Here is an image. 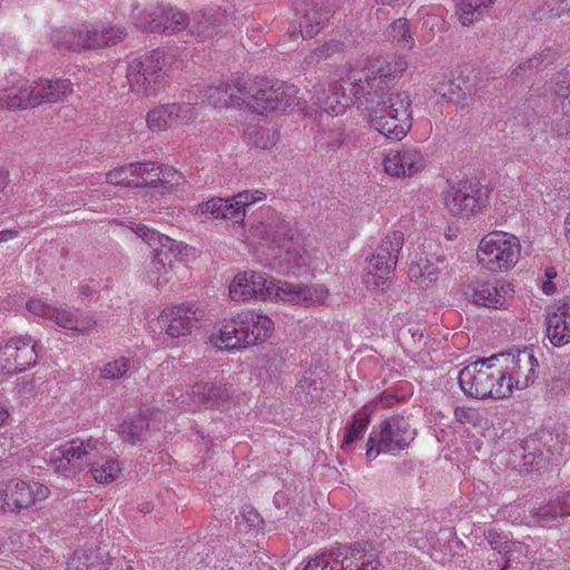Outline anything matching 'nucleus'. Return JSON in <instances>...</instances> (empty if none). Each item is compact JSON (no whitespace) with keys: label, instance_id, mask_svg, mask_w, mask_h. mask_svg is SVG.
Here are the masks:
<instances>
[{"label":"nucleus","instance_id":"nucleus-38","mask_svg":"<svg viewBox=\"0 0 570 570\" xmlns=\"http://www.w3.org/2000/svg\"><path fill=\"white\" fill-rule=\"evenodd\" d=\"M199 212L209 219H229L236 223V213L230 198L213 197L199 205Z\"/></svg>","mask_w":570,"mask_h":570},{"label":"nucleus","instance_id":"nucleus-56","mask_svg":"<svg viewBox=\"0 0 570 570\" xmlns=\"http://www.w3.org/2000/svg\"><path fill=\"white\" fill-rule=\"evenodd\" d=\"M564 512V517L570 515V493H566L559 497Z\"/></svg>","mask_w":570,"mask_h":570},{"label":"nucleus","instance_id":"nucleus-51","mask_svg":"<svg viewBox=\"0 0 570 570\" xmlns=\"http://www.w3.org/2000/svg\"><path fill=\"white\" fill-rule=\"evenodd\" d=\"M240 518L250 529H256L263 523L261 515L252 507H245L240 512Z\"/></svg>","mask_w":570,"mask_h":570},{"label":"nucleus","instance_id":"nucleus-20","mask_svg":"<svg viewBox=\"0 0 570 570\" xmlns=\"http://www.w3.org/2000/svg\"><path fill=\"white\" fill-rule=\"evenodd\" d=\"M199 109L196 104L176 102L159 105L146 115V124L150 131L161 132L184 126L197 118Z\"/></svg>","mask_w":570,"mask_h":570},{"label":"nucleus","instance_id":"nucleus-2","mask_svg":"<svg viewBox=\"0 0 570 570\" xmlns=\"http://www.w3.org/2000/svg\"><path fill=\"white\" fill-rule=\"evenodd\" d=\"M249 233L253 242L266 254V265L298 268L311 258L305 230L278 212L264 210Z\"/></svg>","mask_w":570,"mask_h":570},{"label":"nucleus","instance_id":"nucleus-59","mask_svg":"<svg viewBox=\"0 0 570 570\" xmlns=\"http://www.w3.org/2000/svg\"><path fill=\"white\" fill-rule=\"evenodd\" d=\"M542 292L547 295H552L554 294L556 292V285L550 279H547L546 282H543L542 284Z\"/></svg>","mask_w":570,"mask_h":570},{"label":"nucleus","instance_id":"nucleus-10","mask_svg":"<svg viewBox=\"0 0 570 570\" xmlns=\"http://www.w3.org/2000/svg\"><path fill=\"white\" fill-rule=\"evenodd\" d=\"M522 256L520 238L511 233L493 230L484 235L476 250L478 263L491 273H507Z\"/></svg>","mask_w":570,"mask_h":570},{"label":"nucleus","instance_id":"nucleus-5","mask_svg":"<svg viewBox=\"0 0 570 570\" xmlns=\"http://www.w3.org/2000/svg\"><path fill=\"white\" fill-rule=\"evenodd\" d=\"M130 229L154 249V257L147 271V281L156 287L164 286L170 279L175 264L187 257L191 247L146 225L132 223Z\"/></svg>","mask_w":570,"mask_h":570},{"label":"nucleus","instance_id":"nucleus-1","mask_svg":"<svg viewBox=\"0 0 570 570\" xmlns=\"http://www.w3.org/2000/svg\"><path fill=\"white\" fill-rule=\"evenodd\" d=\"M407 67L404 56L373 63L362 58L350 63L345 77H341L350 83L354 97H365L370 104L376 101V108L366 107L367 121L372 128L392 140L403 139L412 127L410 95L403 91L387 96Z\"/></svg>","mask_w":570,"mask_h":570},{"label":"nucleus","instance_id":"nucleus-6","mask_svg":"<svg viewBox=\"0 0 570 570\" xmlns=\"http://www.w3.org/2000/svg\"><path fill=\"white\" fill-rule=\"evenodd\" d=\"M174 63V55L163 49L134 59L129 62L126 75L130 90L141 97L157 96L169 83Z\"/></svg>","mask_w":570,"mask_h":570},{"label":"nucleus","instance_id":"nucleus-63","mask_svg":"<svg viewBox=\"0 0 570 570\" xmlns=\"http://www.w3.org/2000/svg\"><path fill=\"white\" fill-rule=\"evenodd\" d=\"M548 279L552 281L554 277H557V271L553 267L546 268L544 272Z\"/></svg>","mask_w":570,"mask_h":570},{"label":"nucleus","instance_id":"nucleus-29","mask_svg":"<svg viewBox=\"0 0 570 570\" xmlns=\"http://www.w3.org/2000/svg\"><path fill=\"white\" fill-rule=\"evenodd\" d=\"M204 100L214 107H228L245 101V92L238 83L222 81L217 86H209L203 94Z\"/></svg>","mask_w":570,"mask_h":570},{"label":"nucleus","instance_id":"nucleus-24","mask_svg":"<svg viewBox=\"0 0 570 570\" xmlns=\"http://www.w3.org/2000/svg\"><path fill=\"white\" fill-rule=\"evenodd\" d=\"M384 171L396 178H411L426 167L423 151L414 146H402L387 153L383 159Z\"/></svg>","mask_w":570,"mask_h":570},{"label":"nucleus","instance_id":"nucleus-64","mask_svg":"<svg viewBox=\"0 0 570 570\" xmlns=\"http://www.w3.org/2000/svg\"><path fill=\"white\" fill-rule=\"evenodd\" d=\"M557 94H558L559 96H561V97H567V96L569 95V89H568V87H566V88H563V87H562V88H560V89L557 91Z\"/></svg>","mask_w":570,"mask_h":570},{"label":"nucleus","instance_id":"nucleus-33","mask_svg":"<svg viewBox=\"0 0 570 570\" xmlns=\"http://www.w3.org/2000/svg\"><path fill=\"white\" fill-rule=\"evenodd\" d=\"M384 37L396 49L411 50L415 47L414 32L406 18L393 20L387 26Z\"/></svg>","mask_w":570,"mask_h":570},{"label":"nucleus","instance_id":"nucleus-37","mask_svg":"<svg viewBox=\"0 0 570 570\" xmlns=\"http://www.w3.org/2000/svg\"><path fill=\"white\" fill-rule=\"evenodd\" d=\"M371 406H362L352 417L344 430L342 448L347 449L356 440L361 439L371 422Z\"/></svg>","mask_w":570,"mask_h":570},{"label":"nucleus","instance_id":"nucleus-40","mask_svg":"<svg viewBox=\"0 0 570 570\" xmlns=\"http://www.w3.org/2000/svg\"><path fill=\"white\" fill-rule=\"evenodd\" d=\"M495 0H459V20L463 26H470L479 19Z\"/></svg>","mask_w":570,"mask_h":570},{"label":"nucleus","instance_id":"nucleus-8","mask_svg":"<svg viewBox=\"0 0 570 570\" xmlns=\"http://www.w3.org/2000/svg\"><path fill=\"white\" fill-rule=\"evenodd\" d=\"M125 37V29L119 26L90 22L69 29L55 30L51 35V41L57 47L80 52L116 46Z\"/></svg>","mask_w":570,"mask_h":570},{"label":"nucleus","instance_id":"nucleus-11","mask_svg":"<svg viewBox=\"0 0 570 570\" xmlns=\"http://www.w3.org/2000/svg\"><path fill=\"white\" fill-rule=\"evenodd\" d=\"M404 237L400 230L389 233L377 246L375 253L366 259L364 283L367 288L384 292L390 284V275L394 271Z\"/></svg>","mask_w":570,"mask_h":570},{"label":"nucleus","instance_id":"nucleus-31","mask_svg":"<svg viewBox=\"0 0 570 570\" xmlns=\"http://www.w3.org/2000/svg\"><path fill=\"white\" fill-rule=\"evenodd\" d=\"M445 264L440 258L420 257L410 266V277L420 286H430L435 283Z\"/></svg>","mask_w":570,"mask_h":570},{"label":"nucleus","instance_id":"nucleus-43","mask_svg":"<svg viewBox=\"0 0 570 570\" xmlns=\"http://www.w3.org/2000/svg\"><path fill=\"white\" fill-rule=\"evenodd\" d=\"M533 517L542 527L548 525L551 521L558 518H563L564 512L562 510L560 498L557 497L554 500H550L547 504L534 509Z\"/></svg>","mask_w":570,"mask_h":570},{"label":"nucleus","instance_id":"nucleus-21","mask_svg":"<svg viewBox=\"0 0 570 570\" xmlns=\"http://www.w3.org/2000/svg\"><path fill=\"white\" fill-rule=\"evenodd\" d=\"M338 556L322 554L309 560L302 570H380V561L362 549H351Z\"/></svg>","mask_w":570,"mask_h":570},{"label":"nucleus","instance_id":"nucleus-14","mask_svg":"<svg viewBox=\"0 0 570 570\" xmlns=\"http://www.w3.org/2000/svg\"><path fill=\"white\" fill-rule=\"evenodd\" d=\"M298 88L293 85L259 88L248 97L245 95L244 102L261 115L274 111L293 112L304 109L306 105V101L298 96Z\"/></svg>","mask_w":570,"mask_h":570},{"label":"nucleus","instance_id":"nucleus-25","mask_svg":"<svg viewBox=\"0 0 570 570\" xmlns=\"http://www.w3.org/2000/svg\"><path fill=\"white\" fill-rule=\"evenodd\" d=\"M489 358L479 360L460 371L459 384L463 393L474 399H489L492 376L489 374Z\"/></svg>","mask_w":570,"mask_h":570},{"label":"nucleus","instance_id":"nucleus-57","mask_svg":"<svg viewBox=\"0 0 570 570\" xmlns=\"http://www.w3.org/2000/svg\"><path fill=\"white\" fill-rule=\"evenodd\" d=\"M559 2V7L553 8L552 10L557 11L558 16H561L563 12L570 10V0H557Z\"/></svg>","mask_w":570,"mask_h":570},{"label":"nucleus","instance_id":"nucleus-19","mask_svg":"<svg viewBox=\"0 0 570 570\" xmlns=\"http://www.w3.org/2000/svg\"><path fill=\"white\" fill-rule=\"evenodd\" d=\"M38 344L29 335L11 337L0 346V373L16 374L35 366Z\"/></svg>","mask_w":570,"mask_h":570},{"label":"nucleus","instance_id":"nucleus-7","mask_svg":"<svg viewBox=\"0 0 570 570\" xmlns=\"http://www.w3.org/2000/svg\"><path fill=\"white\" fill-rule=\"evenodd\" d=\"M73 92L68 79H39L30 85H16L0 90L1 109H26L41 104H56Z\"/></svg>","mask_w":570,"mask_h":570},{"label":"nucleus","instance_id":"nucleus-55","mask_svg":"<svg viewBox=\"0 0 570 570\" xmlns=\"http://www.w3.org/2000/svg\"><path fill=\"white\" fill-rule=\"evenodd\" d=\"M10 413L7 405L0 400V428H2L9 420Z\"/></svg>","mask_w":570,"mask_h":570},{"label":"nucleus","instance_id":"nucleus-60","mask_svg":"<svg viewBox=\"0 0 570 570\" xmlns=\"http://www.w3.org/2000/svg\"><path fill=\"white\" fill-rule=\"evenodd\" d=\"M535 61H537V59H530L529 61H527V62H524V63L520 65V66L514 70V73L519 76V75H521L522 72H525V70H527L528 68H531V67H533V66H534V62H535Z\"/></svg>","mask_w":570,"mask_h":570},{"label":"nucleus","instance_id":"nucleus-41","mask_svg":"<svg viewBox=\"0 0 570 570\" xmlns=\"http://www.w3.org/2000/svg\"><path fill=\"white\" fill-rule=\"evenodd\" d=\"M266 198V194L263 190H243L230 197L235 213L236 223H243L246 215V207L262 202Z\"/></svg>","mask_w":570,"mask_h":570},{"label":"nucleus","instance_id":"nucleus-30","mask_svg":"<svg viewBox=\"0 0 570 570\" xmlns=\"http://www.w3.org/2000/svg\"><path fill=\"white\" fill-rule=\"evenodd\" d=\"M108 553L100 548H85L73 552L67 562V570H107Z\"/></svg>","mask_w":570,"mask_h":570},{"label":"nucleus","instance_id":"nucleus-48","mask_svg":"<svg viewBox=\"0 0 570 570\" xmlns=\"http://www.w3.org/2000/svg\"><path fill=\"white\" fill-rule=\"evenodd\" d=\"M250 139L254 146L263 149H271L277 142L278 134L271 129H259L256 130L255 135L250 137Z\"/></svg>","mask_w":570,"mask_h":570},{"label":"nucleus","instance_id":"nucleus-35","mask_svg":"<svg viewBox=\"0 0 570 570\" xmlns=\"http://www.w3.org/2000/svg\"><path fill=\"white\" fill-rule=\"evenodd\" d=\"M498 355H493L490 357L489 364V374H491L492 379L489 382L491 386V395L490 399L494 400H503L513 393L512 383L509 381V376H507L504 367L502 363H498Z\"/></svg>","mask_w":570,"mask_h":570},{"label":"nucleus","instance_id":"nucleus-53","mask_svg":"<svg viewBox=\"0 0 570 570\" xmlns=\"http://www.w3.org/2000/svg\"><path fill=\"white\" fill-rule=\"evenodd\" d=\"M19 230L17 229H3L0 230V244L12 240L19 236Z\"/></svg>","mask_w":570,"mask_h":570},{"label":"nucleus","instance_id":"nucleus-61","mask_svg":"<svg viewBox=\"0 0 570 570\" xmlns=\"http://www.w3.org/2000/svg\"><path fill=\"white\" fill-rule=\"evenodd\" d=\"M79 293L83 297H89L92 295L94 291L89 285H81L79 286Z\"/></svg>","mask_w":570,"mask_h":570},{"label":"nucleus","instance_id":"nucleus-45","mask_svg":"<svg viewBox=\"0 0 570 570\" xmlns=\"http://www.w3.org/2000/svg\"><path fill=\"white\" fill-rule=\"evenodd\" d=\"M106 181L112 185L134 187H139L141 183V180H137V178H135V176L132 175L131 164L110 170L106 175Z\"/></svg>","mask_w":570,"mask_h":570},{"label":"nucleus","instance_id":"nucleus-34","mask_svg":"<svg viewBox=\"0 0 570 570\" xmlns=\"http://www.w3.org/2000/svg\"><path fill=\"white\" fill-rule=\"evenodd\" d=\"M434 92L443 100L455 102L461 110H468L472 104L471 95L465 94L459 82L450 78H443L434 85Z\"/></svg>","mask_w":570,"mask_h":570},{"label":"nucleus","instance_id":"nucleus-52","mask_svg":"<svg viewBox=\"0 0 570 570\" xmlns=\"http://www.w3.org/2000/svg\"><path fill=\"white\" fill-rule=\"evenodd\" d=\"M342 48V43L340 41H331L327 43H324L323 46L318 47L314 55H316L318 58H327L332 56L333 53L340 51Z\"/></svg>","mask_w":570,"mask_h":570},{"label":"nucleus","instance_id":"nucleus-15","mask_svg":"<svg viewBox=\"0 0 570 570\" xmlns=\"http://www.w3.org/2000/svg\"><path fill=\"white\" fill-rule=\"evenodd\" d=\"M135 26L144 31L175 33L185 30L190 19L177 8L163 4L136 6L131 11Z\"/></svg>","mask_w":570,"mask_h":570},{"label":"nucleus","instance_id":"nucleus-9","mask_svg":"<svg viewBox=\"0 0 570 570\" xmlns=\"http://www.w3.org/2000/svg\"><path fill=\"white\" fill-rule=\"evenodd\" d=\"M167 403H173L177 409L199 411L208 409L228 407L233 386L226 382H195L184 390L181 386L170 387L166 393Z\"/></svg>","mask_w":570,"mask_h":570},{"label":"nucleus","instance_id":"nucleus-4","mask_svg":"<svg viewBox=\"0 0 570 570\" xmlns=\"http://www.w3.org/2000/svg\"><path fill=\"white\" fill-rule=\"evenodd\" d=\"M274 331V322L265 314L243 309L222 322L213 344L220 350H242L266 341Z\"/></svg>","mask_w":570,"mask_h":570},{"label":"nucleus","instance_id":"nucleus-27","mask_svg":"<svg viewBox=\"0 0 570 570\" xmlns=\"http://www.w3.org/2000/svg\"><path fill=\"white\" fill-rule=\"evenodd\" d=\"M512 292L511 284L497 282L472 284L465 294L475 305L501 308L505 305L507 298L512 295Z\"/></svg>","mask_w":570,"mask_h":570},{"label":"nucleus","instance_id":"nucleus-32","mask_svg":"<svg viewBox=\"0 0 570 570\" xmlns=\"http://www.w3.org/2000/svg\"><path fill=\"white\" fill-rule=\"evenodd\" d=\"M122 471L124 464L119 459L107 452L99 456L89 469L92 479L99 484H109L117 481Z\"/></svg>","mask_w":570,"mask_h":570},{"label":"nucleus","instance_id":"nucleus-3","mask_svg":"<svg viewBox=\"0 0 570 570\" xmlns=\"http://www.w3.org/2000/svg\"><path fill=\"white\" fill-rule=\"evenodd\" d=\"M228 292L235 302L275 301L304 307L324 305L330 297V291L324 285L288 283L252 269L237 273Z\"/></svg>","mask_w":570,"mask_h":570},{"label":"nucleus","instance_id":"nucleus-16","mask_svg":"<svg viewBox=\"0 0 570 570\" xmlns=\"http://www.w3.org/2000/svg\"><path fill=\"white\" fill-rule=\"evenodd\" d=\"M203 317L204 311L195 303L170 305L153 318L148 327L155 334L165 333L169 337L179 338L189 335Z\"/></svg>","mask_w":570,"mask_h":570},{"label":"nucleus","instance_id":"nucleus-47","mask_svg":"<svg viewBox=\"0 0 570 570\" xmlns=\"http://www.w3.org/2000/svg\"><path fill=\"white\" fill-rule=\"evenodd\" d=\"M184 177L171 166L159 165L157 174V184L166 188L179 185Z\"/></svg>","mask_w":570,"mask_h":570},{"label":"nucleus","instance_id":"nucleus-13","mask_svg":"<svg viewBox=\"0 0 570 570\" xmlns=\"http://www.w3.org/2000/svg\"><path fill=\"white\" fill-rule=\"evenodd\" d=\"M415 438L407 419L392 416L375 425L367 440L366 458L374 460L380 453H395L406 449Z\"/></svg>","mask_w":570,"mask_h":570},{"label":"nucleus","instance_id":"nucleus-12","mask_svg":"<svg viewBox=\"0 0 570 570\" xmlns=\"http://www.w3.org/2000/svg\"><path fill=\"white\" fill-rule=\"evenodd\" d=\"M108 450L107 443L101 439L75 438L52 450L49 463L57 473L68 474L77 465H87L90 469L94 462Z\"/></svg>","mask_w":570,"mask_h":570},{"label":"nucleus","instance_id":"nucleus-28","mask_svg":"<svg viewBox=\"0 0 570 570\" xmlns=\"http://www.w3.org/2000/svg\"><path fill=\"white\" fill-rule=\"evenodd\" d=\"M314 102L326 114L338 116L345 112L352 100L345 95L338 81L314 87Z\"/></svg>","mask_w":570,"mask_h":570},{"label":"nucleus","instance_id":"nucleus-42","mask_svg":"<svg viewBox=\"0 0 570 570\" xmlns=\"http://www.w3.org/2000/svg\"><path fill=\"white\" fill-rule=\"evenodd\" d=\"M132 366V361L126 356H120L114 361L105 363L99 368L101 380H119L124 377Z\"/></svg>","mask_w":570,"mask_h":570},{"label":"nucleus","instance_id":"nucleus-23","mask_svg":"<svg viewBox=\"0 0 570 570\" xmlns=\"http://www.w3.org/2000/svg\"><path fill=\"white\" fill-rule=\"evenodd\" d=\"M443 204L452 215L468 216L484 206V194L479 185L460 181L443 193Z\"/></svg>","mask_w":570,"mask_h":570},{"label":"nucleus","instance_id":"nucleus-36","mask_svg":"<svg viewBox=\"0 0 570 570\" xmlns=\"http://www.w3.org/2000/svg\"><path fill=\"white\" fill-rule=\"evenodd\" d=\"M297 16L302 36L304 38H312L324 28L328 19V11L312 6L309 9H297Z\"/></svg>","mask_w":570,"mask_h":570},{"label":"nucleus","instance_id":"nucleus-39","mask_svg":"<svg viewBox=\"0 0 570 570\" xmlns=\"http://www.w3.org/2000/svg\"><path fill=\"white\" fill-rule=\"evenodd\" d=\"M148 428L149 423L147 417L142 414H138L135 417L125 420L119 424L117 431L124 441L136 443L145 438Z\"/></svg>","mask_w":570,"mask_h":570},{"label":"nucleus","instance_id":"nucleus-44","mask_svg":"<svg viewBox=\"0 0 570 570\" xmlns=\"http://www.w3.org/2000/svg\"><path fill=\"white\" fill-rule=\"evenodd\" d=\"M132 175L137 180H141L140 186L157 185V174L159 165L153 161L131 163Z\"/></svg>","mask_w":570,"mask_h":570},{"label":"nucleus","instance_id":"nucleus-26","mask_svg":"<svg viewBox=\"0 0 570 570\" xmlns=\"http://www.w3.org/2000/svg\"><path fill=\"white\" fill-rule=\"evenodd\" d=\"M546 335L556 347L570 343V298L557 302L548 312Z\"/></svg>","mask_w":570,"mask_h":570},{"label":"nucleus","instance_id":"nucleus-54","mask_svg":"<svg viewBox=\"0 0 570 570\" xmlns=\"http://www.w3.org/2000/svg\"><path fill=\"white\" fill-rule=\"evenodd\" d=\"M9 171L6 168L0 167V193L6 189V187L9 185Z\"/></svg>","mask_w":570,"mask_h":570},{"label":"nucleus","instance_id":"nucleus-22","mask_svg":"<svg viewBox=\"0 0 570 570\" xmlns=\"http://www.w3.org/2000/svg\"><path fill=\"white\" fill-rule=\"evenodd\" d=\"M498 356V363H502L512 383V391L527 389L537 379L539 363L533 351L524 348Z\"/></svg>","mask_w":570,"mask_h":570},{"label":"nucleus","instance_id":"nucleus-18","mask_svg":"<svg viewBox=\"0 0 570 570\" xmlns=\"http://www.w3.org/2000/svg\"><path fill=\"white\" fill-rule=\"evenodd\" d=\"M49 495V488L38 481L10 480L0 484V512L29 509Z\"/></svg>","mask_w":570,"mask_h":570},{"label":"nucleus","instance_id":"nucleus-49","mask_svg":"<svg viewBox=\"0 0 570 570\" xmlns=\"http://www.w3.org/2000/svg\"><path fill=\"white\" fill-rule=\"evenodd\" d=\"M484 535L491 548L497 550L499 553H508L511 551V542L505 535L497 530L490 529L484 533Z\"/></svg>","mask_w":570,"mask_h":570},{"label":"nucleus","instance_id":"nucleus-62","mask_svg":"<svg viewBox=\"0 0 570 570\" xmlns=\"http://www.w3.org/2000/svg\"><path fill=\"white\" fill-rule=\"evenodd\" d=\"M420 14H423V16H426V17H432L434 22L432 23V26H435L438 22H439V18H438V14L436 13H431L430 12V9H426V8H422L420 11Z\"/></svg>","mask_w":570,"mask_h":570},{"label":"nucleus","instance_id":"nucleus-50","mask_svg":"<svg viewBox=\"0 0 570 570\" xmlns=\"http://www.w3.org/2000/svg\"><path fill=\"white\" fill-rule=\"evenodd\" d=\"M399 396L395 392L391 390L383 391L376 399H374L371 403L365 404L364 406H371V414L379 409H387L393 406L399 402Z\"/></svg>","mask_w":570,"mask_h":570},{"label":"nucleus","instance_id":"nucleus-46","mask_svg":"<svg viewBox=\"0 0 570 570\" xmlns=\"http://www.w3.org/2000/svg\"><path fill=\"white\" fill-rule=\"evenodd\" d=\"M454 417L456 422L462 425L478 426L482 422V415L480 412L470 406H458L454 410Z\"/></svg>","mask_w":570,"mask_h":570},{"label":"nucleus","instance_id":"nucleus-58","mask_svg":"<svg viewBox=\"0 0 570 570\" xmlns=\"http://www.w3.org/2000/svg\"><path fill=\"white\" fill-rule=\"evenodd\" d=\"M559 2V7L553 8L552 10L557 11L558 16H561L563 12L570 10V0H557Z\"/></svg>","mask_w":570,"mask_h":570},{"label":"nucleus","instance_id":"nucleus-17","mask_svg":"<svg viewBox=\"0 0 570 570\" xmlns=\"http://www.w3.org/2000/svg\"><path fill=\"white\" fill-rule=\"evenodd\" d=\"M26 308L33 316L51 321L63 331L77 334H87L97 324L95 315L90 313L71 311L62 306L57 307L40 297L29 298Z\"/></svg>","mask_w":570,"mask_h":570}]
</instances>
